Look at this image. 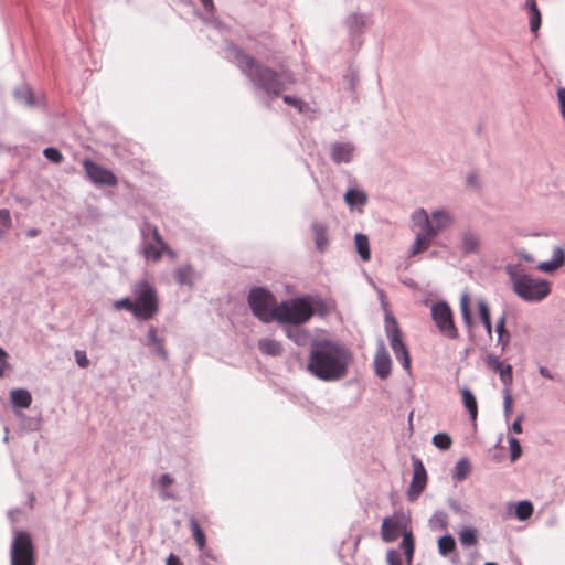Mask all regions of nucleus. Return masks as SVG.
<instances>
[{
    "label": "nucleus",
    "instance_id": "obj_55",
    "mask_svg": "<svg viewBox=\"0 0 565 565\" xmlns=\"http://www.w3.org/2000/svg\"><path fill=\"white\" fill-rule=\"evenodd\" d=\"M505 321H507V313L503 312L501 317L498 319L495 331L498 334L505 333Z\"/></svg>",
    "mask_w": 565,
    "mask_h": 565
},
{
    "label": "nucleus",
    "instance_id": "obj_5",
    "mask_svg": "<svg viewBox=\"0 0 565 565\" xmlns=\"http://www.w3.org/2000/svg\"><path fill=\"white\" fill-rule=\"evenodd\" d=\"M313 316L309 297H298L281 301L277 306L275 321L287 326H301Z\"/></svg>",
    "mask_w": 565,
    "mask_h": 565
},
{
    "label": "nucleus",
    "instance_id": "obj_32",
    "mask_svg": "<svg viewBox=\"0 0 565 565\" xmlns=\"http://www.w3.org/2000/svg\"><path fill=\"white\" fill-rule=\"evenodd\" d=\"M173 483V478L169 473H163L158 479L159 497L162 500L174 499L175 494L172 491L167 490L169 486Z\"/></svg>",
    "mask_w": 565,
    "mask_h": 565
},
{
    "label": "nucleus",
    "instance_id": "obj_4",
    "mask_svg": "<svg viewBox=\"0 0 565 565\" xmlns=\"http://www.w3.org/2000/svg\"><path fill=\"white\" fill-rule=\"evenodd\" d=\"M504 271L509 276L514 294L526 302H541L551 294V282L524 273L518 265L507 264Z\"/></svg>",
    "mask_w": 565,
    "mask_h": 565
},
{
    "label": "nucleus",
    "instance_id": "obj_64",
    "mask_svg": "<svg viewBox=\"0 0 565 565\" xmlns=\"http://www.w3.org/2000/svg\"><path fill=\"white\" fill-rule=\"evenodd\" d=\"M163 252H166L170 257H175V253L170 249L168 246L167 248H163Z\"/></svg>",
    "mask_w": 565,
    "mask_h": 565
},
{
    "label": "nucleus",
    "instance_id": "obj_41",
    "mask_svg": "<svg viewBox=\"0 0 565 565\" xmlns=\"http://www.w3.org/2000/svg\"><path fill=\"white\" fill-rule=\"evenodd\" d=\"M190 527L193 534V537L200 548L204 547L205 545V534L203 530L200 527L199 523L194 518L190 519Z\"/></svg>",
    "mask_w": 565,
    "mask_h": 565
},
{
    "label": "nucleus",
    "instance_id": "obj_26",
    "mask_svg": "<svg viewBox=\"0 0 565 565\" xmlns=\"http://www.w3.org/2000/svg\"><path fill=\"white\" fill-rule=\"evenodd\" d=\"M344 202L350 209L363 206L367 202V195L363 190L349 189L344 194Z\"/></svg>",
    "mask_w": 565,
    "mask_h": 565
},
{
    "label": "nucleus",
    "instance_id": "obj_38",
    "mask_svg": "<svg viewBox=\"0 0 565 565\" xmlns=\"http://www.w3.org/2000/svg\"><path fill=\"white\" fill-rule=\"evenodd\" d=\"M459 541L463 546H472L477 543V531L473 527H465L459 532Z\"/></svg>",
    "mask_w": 565,
    "mask_h": 565
},
{
    "label": "nucleus",
    "instance_id": "obj_7",
    "mask_svg": "<svg viewBox=\"0 0 565 565\" xmlns=\"http://www.w3.org/2000/svg\"><path fill=\"white\" fill-rule=\"evenodd\" d=\"M253 313L263 322L275 321L277 303L274 295L264 288H253L248 295Z\"/></svg>",
    "mask_w": 565,
    "mask_h": 565
},
{
    "label": "nucleus",
    "instance_id": "obj_28",
    "mask_svg": "<svg viewBox=\"0 0 565 565\" xmlns=\"http://www.w3.org/2000/svg\"><path fill=\"white\" fill-rule=\"evenodd\" d=\"M174 277L179 285L192 286L195 280V271L190 265H183L175 269Z\"/></svg>",
    "mask_w": 565,
    "mask_h": 565
},
{
    "label": "nucleus",
    "instance_id": "obj_13",
    "mask_svg": "<svg viewBox=\"0 0 565 565\" xmlns=\"http://www.w3.org/2000/svg\"><path fill=\"white\" fill-rule=\"evenodd\" d=\"M457 249L462 256L478 255L482 250V237L473 227H466L458 236Z\"/></svg>",
    "mask_w": 565,
    "mask_h": 565
},
{
    "label": "nucleus",
    "instance_id": "obj_22",
    "mask_svg": "<svg viewBox=\"0 0 565 565\" xmlns=\"http://www.w3.org/2000/svg\"><path fill=\"white\" fill-rule=\"evenodd\" d=\"M524 8L527 10L530 31L536 33L542 23L541 11L535 0H525Z\"/></svg>",
    "mask_w": 565,
    "mask_h": 565
},
{
    "label": "nucleus",
    "instance_id": "obj_48",
    "mask_svg": "<svg viewBox=\"0 0 565 565\" xmlns=\"http://www.w3.org/2000/svg\"><path fill=\"white\" fill-rule=\"evenodd\" d=\"M43 154L49 161L54 163H61L63 160L61 151L53 147L45 148Z\"/></svg>",
    "mask_w": 565,
    "mask_h": 565
},
{
    "label": "nucleus",
    "instance_id": "obj_54",
    "mask_svg": "<svg viewBox=\"0 0 565 565\" xmlns=\"http://www.w3.org/2000/svg\"><path fill=\"white\" fill-rule=\"evenodd\" d=\"M510 333L507 331L505 333L498 334V344L501 345V350L505 351L510 343Z\"/></svg>",
    "mask_w": 565,
    "mask_h": 565
},
{
    "label": "nucleus",
    "instance_id": "obj_58",
    "mask_svg": "<svg viewBox=\"0 0 565 565\" xmlns=\"http://www.w3.org/2000/svg\"><path fill=\"white\" fill-rule=\"evenodd\" d=\"M516 255H518L521 259H523V260H525V262H527V263H533V262H534V257H533L530 253H527L526 250H524V249L518 250V252H516Z\"/></svg>",
    "mask_w": 565,
    "mask_h": 565
},
{
    "label": "nucleus",
    "instance_id": "obj_49",
    "mask_svg": "<svg viewBox=\"0 0 565 565\" xmlns=\"http://www.w3.org/2000/svg\"><path fill=\"white\" fill-rule=\"evenodd\" d=\"M503 408L505 418L508 419L512 412V396L510 388L503 390Z\"/></svg>",
    "mask_w": 565,
    "mask_h": 565
},
{
    "label": "nucleus",
    "instance_id": "obj_23",
    "mask_svg": "<svg viewBox=\"0 0 565 565\" xmlns=\"http://www.w3.org/2000/svg\"><path fill=\"white\" fill-rule=\"evenodd\" d=\"M15 99L28 107H35L41 104V99L35 97L34 93L28 85H22L14 90Z\"/></svg>",
    "mask_w": 565,
    "mask_h": 565
},
{
    "label": "nucleus",
    "instance_id": "obj_19",
    "mask_svg": "<svg viewBox=\"0 0 565 565\" xmlns=\"http://www.w3.org/2000/svg\"><path fill=\"white\" fill-rule=\"evenodd\" d=\"M344 24L351 35L363 32L364 29L372 24L371 17L362 13H351L345 20Z\"/></svg>",
    "mask_w": 565,
    "mask_h": 565
},
{
    "label": "nucleus",
    "instance_id": "obj_25",
    "mask_svg": "<svg viewBox=\"0 0 565 565\" xmlns=\"http://www.w3.org/2000/svg\"><path fill=\"white\" fill-rule=\"evenodd\" d=\"M10 401L13 407L29 408L32 403V396L25 388H14L10 392Z\"/></svg>",
    "mask_w": 565,
    "mask_h": 565
},
{
    "label": "nucleus",
    "instance_id": "obj_40",
    "mask_svg": "<svg viewBox=\"0 0 565 565\" xmlns=\"http://www.w3.org/2000/svg\"><path fill=\"white\" fill-rule=\"evenodd\" d=\"M431 443L436 448L447 450L451 447L452 439L446 433H438L433 437Z\"/></svg>",
    "mask_w": 565,
    "mask_h": 565
},
{
    "label": "nucleus",
    "instance_id": "obj_12",
    "mask_svg": "<svg viewBox=\"0 0 565 565\" xmlns=\"http://www.w3.org/2000/svg\"><path fill=\"white\" fill-rule=\"evenodd\" d=\"M82 164L86 177L95 185L116 186L118 184L117 177L109 169L97 164L90 159H84Z\"/></svg>",
    "mask_w": 565,
    "mask_h": 565
},
{
    "label": "nucleus",
    "instance_id": "obj_47",
    "mask_svg": "<svg viewBox=\"0 0 565 565\" xmlns=\"http://www.w3.org/2000/svg\"><path fill=\"white\" fill-rule=\"evenodd\" d=\"M510 458L511 461L518 460L522 455V448L519 440L514 437L509 438Z\"/></svg>",
    "mask_w": 565,
    "mask_h": 565
},
{
    "label": "nucleus",
    "instance_id": "obj_46",
    "mask_svg": "<svg viewBox=\"0 0 565 565\" xmlns=\"http://www.w3.org/2000/svg\"><path fill=\"white\" fill-rule=\"evenodd\" d=\"M113 307L116 310L125 309V310L131 312V315L135 317V312H136L135 308H136V306H135L134 299H130L128 297L118 299V300H116L114 302Z\"/></svg>",
    "mask_w": 565,
    "mask_h": 565
},
{
    "label": "nucleus",
    "instance_id": "obj_37",
    "mask_svg": "<svg viewBox=\"0 0 565 565\" xmlns=\"http://www.w3.org/2000/svg\"><path fill=\"white\" fill-rule=\"evenodd\" d=\"M401 547L404 550V553L408 562H411L413 558L415 547L413 534L411 531H404Z\"/></svg>",
    "mask_w": 565,
    "mask_h": 565
},
{
    "label": "nucleus",
    "instance_id": "obj_59",
    "mask_svg": "<svg viewBox=\"0 0 565 565\" xmlns=\"http://www.w3.org/2000/svg\"><path fill=\"white\" fill-rule=\"evenodd\" d=\"M204 10L209 13H213L214 10H215V6H214V2L213 0H200Z\"/></svg>",
    "mask_w": 565,
    "mask_h": 565
},
{
    "label": "nucleus",
    "instance_id": "obj_39",
    "mask_svg": "<svg viewBox=\"0 0 565 565\" xmlns=\"http://www.w3.org/2000/svg\"><path fill=\"white\" fill-rule=\"evenodd\" d=\"M533 513V505L530 501H521L515 509V515L520 521L527 520Z\"/></svg>",
    "mask_w": 565,
    "mask_h": 565
},
{
    "label": "nucleus",
    "instance_id": "obj_50",
    "mask_svg": "<svg viewBox=\"0 0 565 565\" xmlns=\"http://www.w3.org/2000/svg\"><path fill=\"white\" fill-rule=\"evenodd\" d=\"M386 562L388 565H402L399 552L396 550H390L386 554Z\"/></svg>",
    "mask_w": 565,
    "mask_h": 565
},
{
    "label": "nucleus",
    "instance_id": "obj_16",
    "mask_svg": "<svg viewBox=\"0 0 565 565\" xmlns=\"http://www.w3.org/2000/svg\"><path fill=\"white\" fill-rule=\"evenodd\" d=\"M405 529V524L399 516L385 518L381 526V536L384 542H394Z\"/></svg>",
    "mask_w": 565,
    "mask_h": 565
},
{
    "label": "nucleus",
    "instance_id": "obj_17",
    "mask_svg": "<svg viewBox=\"0 0 565 565\" xmlns=\"http://www.w3.org/2000/svg\"><path fill=\"white\" fill-rule=\"evenodd\" d=\"M374 367L376 375L381 379H386L391 374L392 360L383 341L379 342L374 358Z\"/></svg>",
    "mask_w": 565,
    "mask_h": 565
},
{
    "label": "nucleus",
    "instance_id": "obj_3",
    "mask_svg": "<svg viewBox=\"0 0 565 565\" xmlns=\"http://www.w3.org/2000/svg\"><path fill=\"white\" fill-rule=\"evenodd\" d=\"M411 220L418 228L409 249L412 256L426 252L440 233L449 230L456 223L455 214L447 207H438L430 213L419 207L412 213Z\"/></svg>",
    "mask_w": 565,
    "mask_h": 565
},
{
    "label": "nucleus",
    "instance_id": "obj_18",
    "mask_svg": "<svg viewBox=\"0 0 565 565\" xmlns=\"http://www.w3.org/2000/svg\"><path fill=\"white\" fill-rule=\"evenodd\" d=\"M354 150V146L351 142H334L330 147V157L338 164L349 163Z\"/></svg>",
    "mask_w": 565,
    "mask_h": 565
},
{
    "label": "nucleus",
    "instance_id": "obj_35",
    "mask_svg": "<svg viewBox=\"0 0 565 565\" xmlns=\"http://www.w3.org/2000/svg\"><path fill=\"white\" fill-rule=\"evenodd\" d=\"M437 545L439 554L441 556H447L455 551L456 541L450 534H447L438 540Z\"/></svg>",
    "mask_w": 565,
    "mask_h": 565
},
{
    "label": "nucleus",
    "instance_id": "obj_6",
    "mask_svg": "<svg viewBox=\"0 0 565 565\" xmlns=\"http://www.w3.org/2000/svg\"><path fill=\"white\" fill-rule=\"evenodd\" d=\"M132 295L136 319L150 320L159 312V299L153 285L147 280L137 281L132 286Z\"/></svg>",
    "mask_w": 565,
    "mask_h": 565
},
{
    "label": "nucleus",
    "instance_id": "obj_45",
    "mask_svg": "<svg viewBox=\"0 0 565 565\" xmlns=\"http://www.w3.org/2000/svg\"><path fill=\"white\" fill-rule=\"evenodd\" d=\"M282 99L286 104L295 107L300 114H302L309 109L308 104L298 97L285 95L282 97Z\"/></svg>",
    "mask_w": 565,
    "mask_h": 565
},
{
    "label": "nucleus",
    "instance_id": "obj_20",
    "mask_svg": "<svg viewBox=\"0 0 565 565\" xmlns=\"http://www.w3.org/2000/svg\"><path fill=\"white\" fill-rule=\"evenodd\" d=\"M565 264V250L562 246L553 247V257L548 262H541L536 268L543 273H553Z\"/></svg>",
    "mask_w": 565,
    "mask_h": 565
},
{
    "label": "nucleus",
    "instance_id": "obj_60",
    "mask_svg": "<svg viewBox=\"0 0 565 565\" xmlns=\"http://www.w3.org/2000/svg\"><path fill=\"white\" fill-rule=\"evenodd\" d=\"M167 565H182V562L177 555L170 554L167 558Z\"/></svg>",
    "mask_w": 565,
    "mask_h": 565
},
{
    "label": "nucleus",
    "instance_id": "obj_9",
    "mask_svg": "<svg viewBox=\"0 0 565 565\" xmlns=\"http://www.w3.org/2000/svg\"><path fill=\"white\" fill-rule=\"evenodd\" d=\"M385 332L396 360L401 362L405 370H409L411 356L408 350L402 340V332L396 319L390 315L385 317Z\"/></svg>",
    "mask_w": 565,
    "mask_h": 565
},
{
    "label": "nucleus",
    "instance_id": "obj_52",
    "mask_svg": "<svg viewBox=\"0 0 565 565\" xmlns=\"http://www.w3.org/2000/svg\"><path fill=\"white\" fill-rule=\"evenodd\" d=\"M75 360L79 367H87L89 365V360L84 351L76 350L75 351Z\"/></svg>",
    "mask_w": 565,
    "mask_h": 565
},
{
    "label": "nucleus",
    "instance_id": "obj_11",
    "mask_svg": "<svg viewBox=\"0 0 565 565\" xmlns=\"http://www.w3.org/2000/svg\"><path fill=\"white\" fill-rule=\"evenodd\" d=\"M142 237L145 239L142 254L147 259L158 262L161 258L163 248L167 244L162 239L158 228L150 224H145L142 227Z\"/></svg>",
    "mask_w": 565,
    "mask_h": 565
},
{
    "label": "nucleus",
    "instance_id": "obj_10",
    "mask_svg": "<svg viewBox=\"0 0 565 565\" xmlns=\"http://www.w3.org/2000/svg\"><path fill=\"white\" fill-rule=\"evenodd\" d=\"M431 318L443 335L451 340L459 337L452 310L446 301H438L431 306Z\"/></svg>",
    "mask_w": 565,
    "mask_h": 565
},
{
    "label": "nucleus",
    "instance_id": "obj_8",
    "mask_svg": "<svg viewBox=\"0 0 565 565\" xmlns=\"http://www.w3.org/2000/svg\"><path fill=\"white\" fill-rule=\"evenodd\" d=\"M10 562L11 565H35V550L28 532L14 530L10 548Z\"/></svg>",
    "mask_w": 565,
    "mask_h": 565
},
{
    "label": "nucleus",
    "instance_id": "obj_63",
    "mask_svg": "<svg viewBox=\"0 0 565 565\" xmlns=\"http://www.w3.org/2000/svg\"><path fill=\"white\" fill-rule=\"evenodd\" d=\"M349 77H350V88L353 89L355 86V83L358 82V76L352 73Z\"/></svg>",
    "mask_w": 565,
    "mask_h": 565
},
{
    "label": "nucleus",
    "instance_id": "obj_29",
    "mask_svg": "<svg viewBox=\"0 0 565 565\" xmlns=\"http://www.w3.org/2000/svg\"><path fill=\"white\" fill-rule=\"evenodd\" d=\"M428 525L433 531H446L448 529V515L444 511H436L428 520Z\"/></svg>",
    "mask_w": 565,
    "mask_h": 565
},
{
    "label": "nucleus",
    "instance_id": "obj_33",
    "mask_svg": "<svg viewBox=\"0 0 565 565\" xmlns=\"http://www.w3.org/2000/svg\"><path fill=\"white\" fill-rule=\"evenodd\" d=\"M471 471V463L467 457L461 458L455 466L452 478L457 481L465 480Z\"/></svg>",
    "mask_w": 565,
    "mask_h": 565
},
{
    "label": "nucleus",
    "instance_id": "obj_21",
    "mask_svg": "<svg viewBox=\"0 0 565 565\" xmlns=\"http://www.w3.org/2000/svg\"><path fill=\"white\" fill-rule=\"evenodd\" d=\"M284 330L287 338L299 347L307 345L311 340L310 332L300 326H286Z\"/></svg>",
    "mask_w": 565,
    "mask_h": 565
},
{
    "label": "nucleus",
    "instance_id": "obj_42",
    "mask_svg": "<svg viewBox=\"0 0 565 565\" xmlns=\"http://www.w3.org/2000/svg\"><path fill=\"white\" fill-rule=\"evenodd\" d=\"M12 226V220L9 210L1 209L0 210V239H2L7 232Z\"/></svg>",
    "mask_w": 565,
    "mask_h": 565
},
{
    "label": "nucleus",
    "instance_id": "obj_2",
    "mask_svg": "<svg viewBox=\"0 0 565 565\" xmlns=\"http://www.w3.org/2000/svg\"><path fill=\"white\" fill-rule=\"evenodd\" d=\"M352 360L348 349L329 340H312L307 371L324 382L339 381L347 376Z\"/></svg>",
    "mask_w": 565,
    "mask_h": 565
},
{
    "label": "nucleus",
    "instance_id": "obj_57",
    "mask_svg": "<svg viewBox=\"0 0 565 565\" xmlns=\"http://www.w3.org/2000/svg\"><path fill=\"white\" fill-rule=\"evenodd\" d=\"M522 420H523V416H519L512 424L511 426V430L515 434H521L522 433Z\"/></svg>",
    "mask_w": 565,
    "mask_h": 565
},
{
    "label": "nucleus",
    "instance_id": "obj_31",
    "mask_svg": "<svg viewBox=\"0 0 565 565\" xmlns=\"http://www.w3.org/2000/svg\"><path fill=\"white\" fill-rule=\"evenodd\" d=\"M354 242L356 252L360 255V257L365 262L369 260L371 257V253L367 236L362 233H358L355 234Z\"/></svg>",
    "mask_w": 565,
    "mask_h": 565
},
{
    "label": "nucleus",
    "instance_id": "obj_62",
    "mask_svg": "<svg viewBox=\"0 0 565 565\" xmlns=\"http://www.w3.org/2000/svg\"><path fill=\"white\" fill-rule=\"evenodd\" d=\"M39 235V231L36 228H30L26 231V236L30 238L36 237Z\"/></svg>",
    "mask_w": 565,
    "mask_h": 565
},
{
    "label": "nucleus",
    "instance_id": "obj_34",
    "mask_svg": "<svg viewBox=\"0 0 565 565\" xmlns=\"http://www.w3.org/2000/svg\"><path fill=\"white\" fill-rule=\"evenodd\" d=\"M478 311L480 320L489 335L492 333V323H491V317H490V310L484 300L478 301Z\"/></svg>",
    "mask_w": 565,
    "mask_h": 565
},
{
    "label": "nucleus",
    "instance_id": "obj_43",
    "mask_svg": "<svg viewBox=\"0 0 565 565\" xmlns=\"http://www.w3.org/2000/svg\"><path fill=\"white\" fill-rule=\"evenodd\" d=\"M148 339H149V343L154 345L158 354L161 355L163 359H166L167 352L164 351L163 342L161 339L158 338L157 331L153 328L149 329Z\"/></svg>",
    "mask_w": 565,
    "mask_h": 565
},
{
    "label": "nucleus",
    "instance_id": "obj_14",
    "mask_svg": "<svg viewBox=\"0 0 565 565\" xmlns=\"http://www.w3.org/2000/svg\"><path fill=\"white\" fill-rule=\"evenodd\" d=\"M412 463L413 479L408 489V498L411 501H415L426 487L427 472L419 458L413 456Z\"/></svg>",
    "mask_w": 565,
    "mask_h": 565
},
{
    "label": "nucleus",
    "instance_id": "obj_27",
    "mask_svg": "<svg viewBox=\"0 0 565 565\" xmlns=\"http://www.w3.org/2000/svg\"><path fill=\"white\" fill-rule=\"evenodd\" d=\"M258 349L263 354L278 356L282 353L281 344L274 339L264 338L258 341Z\"/></svg>",
    "mask_w": 565,
    "mask_h": 565
},
{
    "label": "nucleus",
    "instance_id": "obj_61",
    "mask_svg": "<svg viewBox=\"0 0 565 565\" xmlns=\"http://www.w3.org/2000/svg\"><path fill=\"white\" fill-rule=\"evenodd\" d=\"M539 372L542 376H544L546 379H553L552 373L550 372V370L546 366H540Z\"/></svg>",
    "mask_w": 565,
    "mask_h": 565
},
{
    "label": "nucleus",
    "instance_id": "obj_51",
    "mask_svg": "<svg viewBox=\"0 0 565 565\" xmlns=\"http://www.w3.org/2000/svg\"><path fill=\"white\" fill-rule=\"evenodd\" d=\"M447 503L449 505V508L458 515L460 516H466L467 515V511L461 507V504L456 501L455 499L452 498H449L447 500Z\"/></svg>",
    "mask_w": 565,
    "mask_h": 565
},
{
    "label": "nucleus",
    "instance_id": "obj_56",
    "mask_svg": "<svg viewBox=\"0 0 565 565\" xmlns=\"http://www.w3.org/2000/svg\"><path fill=\"white\" fill-rule=\"evenodd\" d=\"M7 358V352L0 347V376L3 375L4 371L8 367Z\"/></svg>",
    "mask_w": 565,
    "mask_h": 565
},
{
    "label": "nucleus",
    "instance_id": "obj_53",
    "mask_svg": "<svg viewBox=\"0 0 565 565\" xmlns=\"http://www.w3.org/2000/svg\"><path fill=\"white\" fill-rule=\"evenodd\" d=\"M557 98L559 103V113L565 121V87H559L557 89Z\"/></svg>",
    "mask_w": 565,
    "mask_h": 565
},
{
    "label": "nucleus",
    "instance_id": "obj_24",
    "mask_svg": "<svg viewBox=\"0 0 565 565\" xmlns=\"http://www.w3.org/2000/svg\"><path fill=\"white\" fill-rule=\"evenodd\" d=\"M316 248L323 252L329 245L328 226L323 223L313 222L311 225Z\"/></svg>",
    "mask_w": 565,
    "mask_h": 565
},
{
    "label": "nucleus",
    "instance_id": "obj_36",
    "mask_svg": "<svg viewBox=\"0 0 565 565\" xmlns=\"http://www.w3.org/2000/svg\"><path fill=\"white\" fill-rule=\"evenodd\" d=\"M470 297L467 292L462 294L460 297V311L462 316L463 323L470 328L472 326V318L469 308Z\"/></svg>",
    "mask_w": 565,
    "mask_h": 565
},
{
    "label": "nucleus",
    "instance_id": "obj_15",
    "mask_svg": "<svg viewBox=\"0 0 565 565\" xmlns=\"http://www.w3.org/2000/svg\"><path fill=\"white\" fill-rule=\"evenodd\" d=\"M486 364L488 367H490L491 370L499 374L500 380L504 385V388H510L513 382L512 366L510 364H504L494 354L487 355Z\"/></svg>",
    "mask_w": 565,
    "mask_h": 565
},
{
    "label": "nucleus",
    "instance_id": "obj_44",
    "mask_svg": "<svg viewBox=\"0 0 565 565\" xmlns=\"http://www.w3.org/2000/svg\"><path fill=\"white\" fill-rule=\"evenodd\" d=\"M313 315L317 313L320 317H326L331 311V306L322 299H311Z\"/></svg>",
    "mask_w": 565,
    "mask_h": 565
},
{
    "label": "nucleus",
    "instance_id": "obj_30",
    "mask_svg": "<svg viewBox=\"0 0 565 565\" xmlns=\"http://www.w3.org/2000/svg\"><path fill=\"white\" fill-rule=\"evenodd\" d=\"M462 402L472 420L477 418L478 415V404L473 393L469 388H463L461 391Z\"/></svg>",
    "mask_w": 565,
    "mask_h": 565
},
{
    "label": "nucleus",
    "instance_id": "obj_1",
    "mask_svg": "<svg viewBox=\"0 0 565 565\" xmlns=\"http://www.w3.org/2000/svg\"><path fill=\"white\" fill-rule=\"evenodd\" d=\"M228 52L254 88L265 95L268 106L273 100L278 98L289 85H292L296 82V78L290 71L282 70L281 72H276L259 63L254 57L245 54L235 45H230Z\"/></svg>",
    "mask_w": 565,
    "mask_h": 565
}]
</instances>
